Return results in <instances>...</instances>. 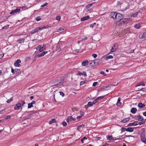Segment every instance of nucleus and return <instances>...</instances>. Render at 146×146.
Returning a JSON list of instances; mask_svg holds the SVG:
<instances>
[{
  "mask_svg": "<svg viewBox=\"0 0 146 146\" xmlns=\"http://www.w3.org/2000/svg\"><path fill=\"white\" fill-rule=\"evenodd\" d=\"M103 57L104 58V59L106 60H107L108 59H111L113 58V56L111 55H109L108 56H103Z\"/></svg>",
  "mask_w": 146,
  "mask_h": 146,
  "instance_id": "obj_24",
  "label": "nucleus"
},
{
  "mask_svg": "<svg viewBox=\"0 0 146 146\" xmlns=\"http://www.w3.org/2000/svg\"><path fill=\"white\" fill-rule=\"evenodd\" d=\"M9 26V25H7L3 27L2 28V29H7L8 28Z\"/></svg>",
  "mask_w": 146,
  "mask_h": 146,
  "instance_id": "obj_42",
  "label": "nucleus"
},
{
  "mask_svg": "<svg viewBox=\"0 0 146 146\" xmlns=\"http://www.w3.org/2000/svg\"><path fill=\"white\" fill-rule=\"evenodd\" d=\"M21 62V60L20 59H17L14 63V65L15 66L19 67L21 65L19 64Z\"/></svg>",
  "mask_w": 146,
  "mask_h": 146,
  "instance_id": "obj_10",
  "label": "nucleus"
},
{
  "mask_svg": "<svg viewBox=\"0 0 146 146\" xmlns=\"http://www.w3.org/2000/svg\"><path fill=\"white\" fill-rule=\"evenodd\" d=\"M92 5V4H88L86 7V8L88 9V8H90V7H91Z\"/></svg>",
  "mask_w": 146,
  "mask_h": 146,
  "instance_id": "obj_41",
  "label": "nucleus"
},
{
  "mask_svg": "<svg viewBox=\"0 0 146 146\" xmlns=\"http://www.w3.org/2000/svg\"><path fill=\"white\" fill-rule=\"evenodd\" d=\"M25 104V101L23 100H21L19 101L16 104V106L14 108L15 110H19L21 108V110L22 109L21 107L23 106L24 104Z\"/></svg>",
  "mask_w": 146,
  "mask_h": 146,
  "instance_id": "obj_2",
  "label": "nucleus"
},
{
  "mask_svg": "<svg viewBox=\"0 0 146 146\" xmlns=\"http://www.w3.org/2000/svg\"><path fill=\"white\" fill-rule=\"evenodd\" d=\"M42 46L43 48H44V50H45L46 48V45L45 44H43Z\"/></svg>",
  "mask_w": 146,
  "mask_h": 146,
  "instance_id": "obj_60",
  "label": "nucleus"
},
{
  "mask_svg": "<svg viewBox=\"0 0 146 146\" xmlns=\"http://www.w3.org/2000/svg\"><path fill=\"white\" fill-rule=\"evenodd\" d=\"M48 5V3H44V4H43L41 6V7H44L45 6H47V5Z\"/></svg>",
  "mask_w": 146,
  "mask_h": 146,
  "instance_id": "obj_49",
  "label": "nucleus"
},
{
  "mask_svg": "<svg viewBox=\"0 0 146 146\" xmlns=\"http://www.w3.org/2000/svg\"><path fill=\"white\" fill-rule=\"evenodd\" d=\"M82 75L84 76H86L87 75L86 72L85 71H84L82 73Z\"/></svg>",
  "mask_w": 146,
  "mask_h": 146,
  "instance_id": "obj_52",
  "label": "nucleus"
},
{
  "mask_svg": "<svg viewBox=\"0 0 146 146\" xmlns=\"http://www.w3.org/2000/svg\"><path fill=\"white\" fill-rule=\"evenodd\" d=\"M138 12H137V13H135L133 14V15H132L133 17H136L138 14Z\"/></svg>",
  "mask_w": 146,
  "mask_h": 146,
  "instance_id": "obj_53",
  "label": "nucleus"
},
{
  "mask_svg": "<svg viewBox=\"0 0 146 146\" xmlns=\"http://www.w3.org/2000/svg\"><path fill=\"white\" fill-rule=\"evenodd\" d=\"M93 104L92 102H89L88 104L87 105H86L85 106V108H88V106H89L90 107H91L93 106Z\"/></svg>",
  "mask_w": 146,
  "mask_h": 146,
  "instance_id": "obj_21",
  "label": "nucleus"
},
{
  "mask_svg": "<svg viewBox=\"0 0 146 146\" xmlns=\"http://www.w3.org/2000/svg\"><path fill=\"white\" fill-rule=\"evenodd\" d=\"M97 102V99L95 100H94V101H93V102L92 103V104H93V105L94 104H96V103Z\"/></svg>",
  "mask_w": 146,
  "mask_h": 146,
  "instance_id": "obj_58",
  "label": "nucleus"
},
{
  "mask_svg": "<svg viewBox=\"0 0 146 146\" xmlns=\"http://www.w3.org/2000/svg\"><path fill=\"white\" fill-rule=\"evenodd\" d=\"M41 18L39 16L37 17L36 18V20L37 21H39L41 19Z\"/></svg>",
  "mask_w": 146,
  "mask_h": 146,
  "instance_id": "obj_50",
  "label": "nucleus"
},
{
  "mask_svg": "<svg viewBox=\"0 0 146 146\" xmlns=\"http://www.w3.org/2000/svg\"><path fill=\"white\" fill-rule=\"evenodd\" d=\"M13 100V98H11L10 99L8 100L7 101V103H9L11 102H12Z\"/></svg>",
  "mask_w": 146,
  "mask_h": 146,
  "instance_id": "obj_35",
  "label": "nucleus"
},
{
  "mask_svg": "<svg viewBox=\"0 0 146 146\" xmlns=\"http://www.w3.org/2000/svg\"><path fill=\"white\" fill-rule=\"evenodd\" d=\"M36 50H39L40 52H41L44 51V49L43 48L41 45H38L36 48Z\"/></svg>",
  "mask_w": 146,
  "mask_h": 146,
  "instance_id": "obj_8",
  "label": "nucleus"
},
{
  "mask_svg": "<svg viewBox=\"0 0 146 146\" xmlns=\"http://www.w3.org/2000/svg\"><path fill=\"white\" fill-rule=\"evenodd\" d=\"M25 39L24 38H20L17 41V42L19 44L23 43L25 41Z\"/></svg>",
  "mask_w": 146,
  "mask_h": 146,
  "instance_id": "obj_18",
  "label": "nucleus"
},
{
  "mask_svg": "<svg viewBox=\"0 0 146 146\" xmlns=\"http://www.w3.org/2000/svg\"><path fill=\"white\" fill-rule=\"evenodd\" d=\"M119 22L122 24H125V21L124 20V19H123L122 18L119 21Z\"/></svg>",
  "mask_w": 146,
  "mask_h": 146,
  "instance_id": "obj_33",
  "label": "nucleus"
},
{
  "mask_svg": "<svg viewBox=\"0 0 146 146\" xmlns=\"http://www.w3.org/2000/svg\"><path fill=\"white\" fill-rule=\"evenodd\" d=\"M143 114L144 116L146 117V112H143Z\"/></svg>",
  "mask_w": 146,
  "mask_h": 146,
  "instance_id": "obj_64",
  "label": "nucleus"
},
{
  "mask_svg": "<svg viewBox=\"0 0 146 146\" xmlns=\"http://www.w3.org/2000/svg\"><path fill=\"white\" fill-rule=\"evenodd\" d=\"M140 137L141 141L145 144H146V138L145 133L144 132L141 133Z\"/></svg>",
  "mask_w": 146,
  "mask_h": 146,
  "instance_id": "obj_4",
  "label": "nucleus"
},
{
  "mask_svg": "<svg viewBox=\"0 0 146 146\" xmlns=\"http://www.w3.org/2000/svg\"><path fill=\"white\" fill-rule=\"evenodd\" d=\"M85 82L84 81H82L80 82V86H82L83 84H84L85 83Z\"/></svg>",
  "mask_w": 146,
  "mask_h": 146,
  "instance_id": "obj_51",
  "label": "nucleus"
},
{
  "mask_svg": "<svg viewBox=\"0 0 146 146\" xmlns=\"http://www.w3.org/2000/svg\"><path fill=\"white\" fill-rule=\"evenodd\" d=\"M20 11V8H17L16 9L13 10L11 12L10 14H14L15 13H17L19 12Z\"/></svg>",
  "mask_w": 146,
  "mask_h": 146,
  "instance_id": "obj_12",
  "label": "nucleus"
},
{
  "mask_svg": "<svg viewBox=\"0 0 146 146\" xmlns=\"http://www.w3.org/2000/svg\"><path fill=\"white\" fill-rule=\"evenodd\" d=\"M126 4H122L120 8L122 10V11H125L127 9V7H126L125 8L124 7L126 5Z\"/></svg>",
  "mask_w": 146,
  "mask_h": 146,
  "instance_id": "obj_17",
  "label": "nucleus"
},
{
  "mask_svg": "<svg viewBox=\"0 0 146 146\" xmlns=\"http://www.w3.org/2000/svg\"><path fill=\"white\" fill-rule=\"evenodd\" d=\"M138 123V121H135L132 123H131L128 124L127 125L128 126H131L132 125L135 126L138 125L137 123Z\"/></svg>",
  "mask_w": 146,
  "mask_h": 146,
  "instance_id": "obj_15",
  "label": "nucleus"
},
{
  "mask_svg": "<svg viewBox=\"0 0 146 146\" xmlns=\"http://www.w3.org/2000/svg\"><path fill=\"white\" fill-rule=\"evenodd\" d=\"M56 122V121L55 119H53L51 120H50L49 121V123L50 124H51L52 123H55Z\"/></svg>",
  "mask_w": 146,
  "mask_h": 146,
  "instance_id": "obj_29",
  "label": "nucleus"
},
{
  "mask_svg": "<svg viewBox=\"0 0 146 146\" xmlns=\"http://www.w3.org/2000/svg\"><path fill=\"white\" fill-rule=\"evenodd\" d=\"M67 77H58L52 80V84L55 87L61 88L63 86V84L68 82Z\"/></svg>",
  "mask_w": 146,
  "mask_h": 146,
  "instance_id": "obj_1",
  "label": "nucleus"
},
{
  "mask_svg": "<svg viewBox=\"0 0 146 146\" xmlns=\"http://www.w3.org/2000/svg\"><path fill=\"white\" fill-rule=\"evenodd\" d=\"M124 20L125 21V24L127 23L129 21V19L128 18H124Z\"/></svg>",
  "mask_w": 146,
  "mask_h": 146,
  "instance_id": "obj_32",
  "label": "nucleus"
},
{
  "mask_svg": "<svg viewBox=\"0 0 146 146\" xmlns=\"http://www.w3.org/2000/svg\"><path fill=\"white\" fill-rule=\"evenodd\" d=\"M117 17L115 19V20L117 21H119L121 20L123 18V16L121 14L119 13H117Z\"/></svg>",
  "mask_w": 146,
  "mask_h": 146,
  "instance_id": "obj_6",
  "label": "nucleus"
},
{
  "mask_svg": "<svg viewBox=\"0 0 146 146\" xmlns=\"http://www.w3.org/2000/svg\"><path fill=\"white\" fill-rule=\"evenodd\" d=\"M107 140H114V138L111 135L107 136Z\"/></svg>",
  "mask_w": 146,
  "mask_h": 146,
  "instance_id": "obj_22",
  "label": "nucleus"
},
{
  "mask_svg": "<svg viewBox=\"0 0 146 146\" xmlns=\"http://www.w3.org/2000/svg\"><path fill=\"white\" fill-rule=\"evenodd\" d=\"M126 130H127L126 128L124 127H122L121 129V132H124L125 131H126Z\"/></svg>",
  "mask_w": 146,
  "mask_h": 146,
  "instance_id": "obj_38",
  "label": "nucleus"
},
{
  "mask_svg": "<svg viewBox=\"0 0 146 146\" xmlns=\"http://www.w3.org/2000/svg\"><path fill=\"white\" fill-rule=\"evenodd\" d=\"M49 27V26L47 25L46 26H44L41 27L36 28L35 29L33 30L31 32V33L32 34L35 33H36L38 32L39 31L45 29L46 28H48Z\"/></svg>",
  "mask_w": 146,
  "mask_h": 146,
  "instance_id": "obj_3",
  "label": "nucleus"
},
{
  "mask_svg": "<svg viewBox=\"0 0 146 146\" xmlns=\"http://www.w3.org/2000/svg\"><path fill=\"white\" fill-rule=\"evenodd\" d=\"M11 72L13 74H15V70L13 68H11Z\"/></svg>",
  "mask_w": 146,
  "mask_h": 146,
  "instance_id": "obj_59",
  "label": "nucleus"
},
{
  "mask_svg": "<svg viewBox=\"0 0 146 146\" xmlns=\"http://www.w3.org/2000/svg\"><path fill=\"white\" fill-rule=\"evenodd\" d=\"M68 119L70 120V121H75L76 120V118L72 117V116H68Z\"/></svg>",
  "mask_w": 146,
  "mask_h": 146,
  "instance_id": "obj_27",
  "label": "nucleus"
},
{
  "mask_svg": "<svg viewBox=\"0 0 146 146\" xmlns=\"http://www.w3.org/2000/svg\"><path fill=\"white\" fill-rule=\"evenodd\" d=\"M64 30V29H62V28H60L58 29L57 31L58 32H61L62 31H63Z\"/></svg>",
  "mask_w": 146,
  "mask_h": 146,
  "instance_id": "obj_37",
  "label": "nucleus"
},
{
  "mask_svg": "<svg viewBox=\"0 0 146 146\" xmlns=\"http://www.w3.org/2000/svg\"><path fill=\"white\" fill-rule=\"evenodd\" d=\"M137 111V109L135 108H133L131 110V112L133 114H135Z\"/></svg>",
  "mask_w": 146,
  "mask_h": 146,
  "instance_id": "obj_20",
  "label": "nucleus"
},
{
  "mask_svg": "<svg viewBox=\"0 0 146 146\" xmlns=\"http://www.w3.org/2000/svg\"><path fill=\"white\" fill-rule=\"evenodd\" d=\"M96 23H92L90 25V27H91L93 28L95 25H96Z\"/></svg>",
  "mask_w": 146,
  "mask_h": 146,
  "instance_id": "obj_47",
  "label": "nucleus"
},
{
  "mask_svg": "<svg viewBox=\"0 0 146 146\" xmlns=\"http://www.w3.org/2000/svg\"><path fill=\"white\" fill-rule=\"evenodd\" d=\"M11 117V116L10 115L7 116H6V117L5 118V119H8L10 118Z\"/></svg>",
  "mask_w": 146,
  "mask_h": 146,
  "instance_id": "obj_61",
  "label": "nucleus"
},
{
  "mask_svg": "<svg viewBox=\"0 0 146 146\" xmlns=\"http://www.w3.org/2000/svg\"><path fill=\"white\" fill-rule=\"evenodd\" d=\"M98 83L97 82H95L93 83V86H96L98 85Z\"/></svg>",
  "mask_w": 146,
  "mask_h": 146,
  "instance_id": "obj_40",
  "label": "nucleus"
},
{
  "mask_svg": "<svg viewBox=\"0 0 146 146\" xmlns=\"http://www.w3.org/2000/svg\"><path fill=\"white\" fill-rule=\"evenodd\" d=\"M5 111L4 110H3L0 111V113L3 114L5 112Z\"/></svg>",
  "mask_w": 146,
  "mask_h": 146,
  "instance_id": "obj_56",
  "label": "nucleus"
},
{
  "mask_svg": "<svg viewBox=\"0 0 146 146\" xmlns=\"http://www.w3.org/2000/svg\"><path fill=\"white\" fill-rule=\"evenodd\" d=\"M134 130V129L133 128L129 127L127 128L126 131L130 132H132Z\"/></svg>",
  "mask_w": 146,
  "mask_h": 146,
  "instance_id": "obj_25",
  "label": "nucleus"
},
{
  "mask_svg": "<svg viewBox=\"0 0 146 146\" xmlns=\"http://www.w3.org/2000/svg\"><path fill=\"white\" fill-rule=\"evenodd\" d=\"M33 105L31 104V103H29L28 104V108H31L32 107H33Z\"/></svg>",
  "mask_w": 146,
  "mask_h": 146,
  "instance_id": "obj_36",
  "label": "nucleus"
},
{
  "mask_svg": "<svg viewBox=\"0 0 146 146\" xmlns=\"http://www.w3.org/2000/svg\"><path fill=\"white\" fill-rule=\"evenodd\" d=\"M105 96H100L99 97H98L96 99L97 100H100L101 99H102Z\"/></svg>",
  "mask_w": 146,
  "mask_h": 146,
  "instance_id": "obj_39",
  "label": "nucleus"
},
{
  "mask_svg": "<svg viewBox=\"0 0 146 146\" xmlns=\"http://www.w3.org/2000/svg\"><path fill=\"white\" fill-rule=\"evenodd\" d=\"M142 38H141L142 39L143 38L145 39H146V33H143V35H142Z\"/></svg>",
  "mask_w": 146,
  "mask_h": 146,
  "instance_id": "obj_34",
  "label": "nucleus"
},
{
  "mask_svg": "<svg viewBox=\"0 0 146 146\" xmlns=\"http://www.w3.org/2000/svg\"><path fill=\"white\" fill-rule=\"evenodd\" d=\"M48 51H44L42 53L36 55L35 56V58H39L44 56L45 54H47Z\"/></svg>",
  "mask_w": 146,
  "mask_h": 146,
  "instance_id": "obj_5",
  "label": "nucleus"
},
{
  "mask_svg": "<svg viewBox=\"0 0 146 146\" xmlns=\"http://www.w3.org/2000/svg\"><path fill=\"white\" fill-rule=\"evenodd\" d=\"M141 85H142L143 86H145V84L144 83H139L138 84V85L136 86H141Z\"/></svg>",
  "mask_w": 146,
  "mask_h": 146,
  "instance_id": "obj_43",
  "label": "nucleus"
},
{
  "mask_svg": "<svg viewBox=\"0 0 146 146\" xmlns=\"http://www.w3.org/2000/svg\"><path fill=\"white\" fill-rule=\"evenodd\" d=\"M137 91H143L144 92H146V89H145V88H142L140 90H138Z\"/></svg>",
  "mask_w": 146,
  "mask_h": 146,
  "instance_id": "obj_45",
  "label": "nucleus"
},
{
  "mask_svg": "<svg viewBox=\"0 0 146 146\" xmlns=\"http://www.w3.org/2000/svg\"><path fill=\"white\" fill-rule=\"evenodd\" d=\"M62 125L64 126H65L67 125V123L65 121H64L62 123Z\"/></svg>",
  "mask_w": 146,
  "mask_h": 146,
  "instance_id": "obj_55",
  "label": "nucleus"
},
{
  "mask_svg": "<svg viewBox=\"0 0 146 146\" xmlns=\"http://www.w3.org/2000/svg\"><path fill=\"white\" fill-rule=\"evenodd\" d=\"M60 95H61L62 97H64V94L63 92H62L60 91L59 92Z\"/></svg>",
  "mask_w": 146,
  "mask_h": 146,
  "instance_id": "obj_46",
  "label": "nucleus"
},
{
  "mask_svg": "<svg viewBox=\"0 0 146 146\" xmlns=\"http://www.w3.org/2000/svg\"><path fill=\"white\" fill-rule=\"evenodd\" d=\"M95 66H97L102 63V59L96 60H94Z\"/></svg>",
  "mask_w": 146,
  "mask_h": 146,
  "instance_id": "obj_9",
  "label": "nucleus"
},
{
  "mask_svg": "<svg viewBox=\"0 0 146 146\" xmlns=\"http://www.w3.org/2000/svg\"><path fill=\"white\" fill-rule=\"evenodd\" d=\"M56 19L58 21H59L60 19V17L59 16H57L56 17Z\"/></svg>",
  "mask_w": 146,
  "mask_h": 146,
  "instance_id": "obj_48",
  "label": "nucleus"
},
{
  "mask_svg": "<svg viewBox=\"0 0 146 146\" xmlns=\"http://www.w3.org/2000/svg\"><path fill=\"white\" fill-rule=\"evenodd\" d=\"M130 120L129 118H125L121 121L123 123H125L128 121Z\"/></svg>",
  "mask_w": 146,
  "mask_h": 146,
  "instance_id": "obj_23",
  "label": "nucleus"
},
{
  "mask_svg": "<svg viewBox=\"0 0 146 146\" xmlns=\"http://www.w3.org/2000/svg\"><path fill=\"white\" fill-rule=\"evenodd\" d=\"M145 106V105L142 103H139L138 105V107L140 109L144 108Z\"/></svg>",
  "mask_w": 146,
  "mask_h": 146,
  "instance_id": "obj_14",
  "label": "nucleus"
},
{
  "mask_svg": "<svg viewBox=\"0 0 146 146\" xmlns=\"http://www.w3.org/2000/svg\"><path fill=\"white\" fill-rule=\"evenodd\" d=\"M4 54H0V59L2 58L4 56Z\"/></svg>",
  "mask_w": 146,
  "mask_h": 146,
  "instance_id": "obj_62",
  "label": "nucleus"
},
{
  "mask_svg": "<svg viewBox=\"0 0 146 146\" xmlns=\"http://www.w3.org/2000/svg\"><path fill=\"white\" fill-rule=\"evenodd\" d=\"M92 56H93L94 58H96L97 56V55L96 54H92Z\"/></svg>",
  "mask_w": 146,
  "mask_h": 146,
  "instance_id": "obj_54",
  "label": "nucleus"
},
{
  "mask_svg": "<svg viewBox=\"0 0 146 146\" xmlns=\"http://www.w3.org/2000/svg\"><path fill=\"white\" fill-rule=\"evenodd\" d=\"M90 17L89 16H86L82 17L81 19V21H83L89 19Z\"/></svg>",
  "mask_w": 146,
  "mask_h": 146,
  "instance_id": "obj_19",
  "label": "nucleus"
},
{
  "mask_svg": "<svg viewBox=\"0 0 146 146\" xmlns=\"http://www.w3.org/2000/svg\"><path fill=\"white\" fill-rule=\"evenodd\" d=\"M117 13L115 12H112L111 13L110 15L111 18H113L114 19H115L116 17H117L116 15H117Z\"/></svg>",
  "mask_w": 146,
  "mask_h": 146,
  "instance_id": "obj_11",
  "label": "nucleus"
},
{
  "mask_svg": "<svg viewBox=\"0 0 146 146\" xmlns=\"http://www.w3.org/2000/svg\"><path fill=\"white\" fill-rule=\"evenodd\" d=\"M100 74H101L104 75V76H105L106 75L105 74L104 72L103 71H101L100 72Z\"/></svg>",
  "mask_w": 146,
  "mask_h": 146,
  "instance_id": "obj_57",
  "label": "nucleus"
},
{
  "mask_svg": "<svg viewBox=\"0 0 146 146\" xmlns=\"http://www.w3.org/2000/svg\"><path fill=\"white\" fill-rule=\"evenodd\" d=\"M79 51V50L77 49L74 50L73 52L74 53H78Z\"/></svg>",
  "mask_w": 146,
  "mask_h": 146,
  "instance_id": "obj_44",
  "label": "nucleus"
},
{
  "mask_svg": "<svg viewBox=\"0 0 146 146\" xmlns=\"http://www.w3.org/2000/svg\"><path fill=\"white\" fill-rule=\"evenodd\" d=\"M134 27L137 29H139L140 27V25L139 24H138L135 25Z\"/></svg>",
  "mask_w": 146,
  "mask_h": 146,
  "instance_id": "obj_30",
  "label": "nucleus"
},
{
  "mask_svg": "<svg viewBox=\"0 0 146 146\" xmlns=\"http://www.w3.org/2000/svg\"><path fill=\"white\" fill-rule=\"evenodd\" d=\"M117 48V44H115L112 47L111 49L110 52H109V54H110L111 52H114L115 50Z\"/></svg>",
  "mask_w": 146,
  "mask_h": 146,
  "instance_id": "obj_7",
  "label": "nucleus"
},
{
  "mask_svg": "<svg viewBox=\"0 0 146 146\" xmlns=\"http://www.w3.org/2000/svg\"><path fill=\"white\" fill-rule=\"evenodd\" d=\"M89 64L90 65L92 66H95L94 61H92L91 62H90Z\"/></svg>",
  "mask_w": 146,
  "mask_h": 146,
  "instance_id": "obj_31",
  "label": "nucleus"
},
{
  "mask_svg": "<svg viewBox=\"0 0 146 146\" xmlns=\"http://www.w3.org/2000/svg\"><path fill=\"white\" fill-rule=\"evenodd\" d=\"M143 123L142 122H138V123H137L138 125L139 124V125H141L143 124Z\"/></svg>",
  "mask_w": 146,
  "mask_h": 146,
  "instance_id": "obj_63",
  "label": "nucleus"
},
{
  "mask_svg": "<svg viewBox=\"0 0 146 146\" xmlns=\"http://www.w3.org/2000/svg\"><path fill=\"white\" fill-rule=\"evenodd\" d=\"M120 99L119 98H118V100H117V105L118 106H120L121 105V103L120 102Z\"/></svg>",
  "mask_w": 146,
  "mask_h": 146,
  "instance_id": "obj_28",
  "label": "nucleus"
},
{
  "mask_svg": "<svg viewBox=\"0 0 146 146\" xmlns=\"http://www.w3.org/2000/svg\"><path fill=\"white\" fill-rule=\"evenodd\" d=\"M89 62L87 60H85L82 63V64L83 66H86L88 65Z\"/></svg>",
  "mask_w": 146,
  "mask_h": 146,
  "instance_id": "obj_13",
  "label": "nucleus"
},
{
  "mask_svg": "<svg viewBox=\"0 0 146 146\" xmlns=\"http://www.w3.org/2000/svg\"><path fill=\"white\" fill-rule=\"evenodd\" d=\"M135 119L136 120L140 121H142L144 120L143 117L142 116H140V115L137 116V117L135 118Z\"/></svg>",
  "mask_w": 146,
  "mask_h": 146,
  "instance_id": "obj_16",
  "label": "nucleus"
},
{
  "mask_svg": "<svg viewBox=\"0 0 146 146\" xmlns=\"http://www.w3.org/2000/svg\"><path fill=\"white\" fill-rule=\"evenodd\" d=\"M15 72L16 74H18L20 72V70L19 69H15Z\"/></svg>",
  "mask_w": 146,
  "mask_h": 146,
  "instance_id": "obj_26",
  "label": "nucleus"
}]
</instances>
